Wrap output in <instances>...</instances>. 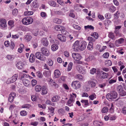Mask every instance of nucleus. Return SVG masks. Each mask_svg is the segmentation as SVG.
Masks as SVG:
<instances>
[{
    "mask_svg": "<svg viewBox=\"0 0 126 126\" xmlns=\"http://www.w3.org/2000/svg\"><path fill=\"white\" fill-rule=\"evenodd\" d=\"M87 43L85 41H83L79 42L76 41L73 45V48L75 51H83L85 49Z\"/></svg>",
    "mask_w": 126,
    "mask_h": 126,
    "instance_id": "nucleus-1",
    "label": "nucleus"
},
{
    "mask_svg": "<svg viewBox=\"0 0 126 126\" xmlns=\"http://www.w3.org/2000/svg\"><path fill=\"white\" fill-rule=\"evenodd\" d=\"M22 21L23 24L27 25L32 24L33 21V19L30 17H26L23 18Z\"/></svg>",
    "mask_w": 126,
    "mask_h": 126,
    "instance_id": "nucleus-2",
    "label": "nucleus"
},
{
    "mask_svg": "<svg viewBox=\"0 0 126 126\" xmlns=\"http://www.w3.org/2000/svg\"><path fill=\"white\" fill-rule=\"evenodd\" d=\"M117 95V94L116 92L112 91L106 95V98L109 100H113L116 98Z\"/></svg>",
    "mask_w": 126,
    "mask_h": 126,
    "instance_id": "nucleus-3",
    "label": "nucleus"
},
{
    "mask_svg": "<svg viewBox=\"0 0 126 126\" xmlns=\"http://www.w3.org/2000/svg\"><path fill=\"white\" fill-rule=\"evenodd\" d=\"M36 57L40 60L45 61L46 59V57L42 55L41 52H37L35 54Z\"/></svg>",
    "mask_w": 126,
    "mask_h": 126,
    "instance_id": "nucleus-4",
    "label": "nucleus"
},
{
    "mask_svg": "<svg viewBox=\"0 0 126 126\" xmlns=\"http://www.w3.org/2000/svg\"><path fill=\"white\" fill-rule=\"evenodd\" d=\"M18 76L17 74H14L12 77L8 79H7L6 82V83L9 84L15 81L17 79Z\"/></svg>",
    "mask_w": 126,
    "mask_h": 126,
    "instance_id": "nucleus-5",
    "label": "nucleus"
},
{
    "mask_svg": "<svg viewBox=\"0 0 126 126\" xmlns=\"http://www.w3.org/2000/svg\"><path fill=\"white\" fill-rule=\"evenodd\" d=\"M71 86L75 89L79 88L80 87L79 82L77 81H74L71 83Z\"/></svg>",
    "mask_w": 126,
    "mask_h": 126,
    "instance_id": "nucleus-6",
    "label": "nucleus"
},
{
    "mask_svg": "<svg viewBox=\"0 0 126 126\" xmlns=\"http://www.w3.org/2000/svg\"><path fill=\"white\" fill-rule=\"evenodd\" d=\"M0 26L3 29L7 27L6 20L3 18L0 19Z\"/></svg>",
    "mask_w": 126,
    "mask_h": 126,
    "instance_id": "nucleus-7",
    "label": "nucleus"
},
{
    "mask_svg": "<svg viewBox=\"0 0 126 126\" xmlns=\"http://www.w3.org/2000/svg\"><path fill=\"white\" fill-rule=\"evenodd\" d=\"M41 51L42 53L46 56H48L50 54L49 51L45 47H42L41 49Z\"/></svg>",
    "mask_w": 126,
    "mask_h": 126,
    "instance_id": "nucleus-8",
    "label": "nucleus"
},
{
    "mask_svg": "<svg viewBox=\"0 0 126 126\" xmlns=\"http://www.w3.org/2000/svg\"><path fill=\"white\" fill-rule=\"evenodd\" d=\"M72 56L74 60L78 61L80 60L81 58V57L80 55L77 53H73L72 54Z\"/></svg>",
    "mask_w": 126,
    "mask_h": 126,
    "instance_id": "nucleus-9",
    "label": "nucleus"
},
{
    "mask_svg": "<svg viewBox=\"0 0 126 126\" xmlns=\"http://www.w3.org/2000/svg\"><path fill=\"white\" fill-rule=\"evenodd\" d=\"M55 30L57 31H61V32L63 34H64L63 32L65 31V27L63 26L60 25H57L55 26Z\"/></svg>",
    "mask_w": 126,
    "mask_h": 126,
    "instance_id": "nucleus-10",
    "label": "nucleus"
},
{
    "mask_svg": "<svg viewBox=\"0 0 126 126\" xmlns=\"http://www.w3.org/2000/svg\"><path fill=\"white\" fill-rule=\"evenodd\" d=\"M77 69L79 72L82 74H84L86 73L85 70L81 65H78L77 66Z\"/></svg>",
    "mask_w": 126,
    "mask_h": 126,
    "instance_id": "nucleus-11",
    "label": "nucleus"
},
{
    "mask_svg": "<svg viewBox=\"0 0 126 126\" xmlns=\"http://www.w3.org/2000/svg\"><path fill=\"white\" fill-rule=\"evenodd\" d=\"M48 84L50 85L51 86H55L56 88L58 87V85L56 83L54 82L52 79L50 78L48 80Z\"/></svg>",
    "mask_w": 126,
    "mask_h": 126,
    "instance_id": "nucleus-12",
    "label": "nucleus"
},
{
    "mask_svg": "<svg viewBox=\"0 0 126 126\" xmlns=\"http://www.w3.org/2000/svg\"><path fill=\"white\" fill-rule=\"evenodd\" d=\"M124 42V39L123 38H121L115 41V44L117 47H118L119 46L120 44L123 43Z\"/></svg>",
    "mask_w": 126,
    "mask_h": 126,
    "instance_id": "nucleus-13",
    "label": "nucleus"
},
{
    "mask_svg": "<svg viewBox=\"0 0 126 126\" xmlns=\"http://www.w3.org/2000/svg\"><path fill=\"white\" fill-rule=\"evenodd\" d=\"M87 85L88 86H90L92 88L95 87L96 83L95 82L92 80L88 81L87 83Z\"/></svg>",
    "mask_w": 126,
    "mask_h": 126,
    "instance_id": "nucleus-14",
    "label": "nucleus"
},
{
    "mask_svg": "<svg viewBox=\"0 0 126 126\" xmlns=\"http://www.w3.org/2000/svg\"><path fill=\"white\" fill-rule=\"evenodd\" d=\"M16 96V94L14 93H11L9 95L8 101L10 102H12L13 101Z\"/></svg>",
    "mask_w": 126,
    "mask_h": 126,
    "instance_id": "nucleus-15",
    "label": "nucleus"
},
{
    "mask_svg": "<svg viewBox=\"0 0 126 126\" xmlns=\"http://www.w3.org/2000/svg\"><path fill=\"white\" fill-rule=\"evenodd\" d=\"M57 37L58 39L62 42H65L66 41L65 37L61 34L58 35Z\"/></svg>",
    "mask_w": 126,
    "mask_h": 126,
    "instance_id": "nucleus-16",
    "label": "nucleus"
},
{
    "mask_svg": "<svg viewBox=\"0 0 126 126\" xmlns=\"http://www.w3.org/2000/svg\"><path fill=\"white\" fill-rule=\"evenodd\" d=\"M96 48L100 52H101L104 51V50L107 48V47L106 46H103L101 47V46L99 45H97L96 46Z\"/></svg>",
    "mask_w": 126,
    "mask_h": 126,
    "instance_id": "nucleus-17",
    "label": "nucleus"
},
{
    "mask_svg": "<svg viewBox=\"0 0 126 126\" xmlns=\"http://www.w3.org/2000/svg\"><path fill=\"white\" fill-rule=\"evenodd\" d=\"M41 43L43 45L45 46H47L48 44L47 40L46 38H43L42 39Z\"/></svg>",
    "mask_w": 126,
    "mask_h": 126,
    "instance_id": "nucleus-18",
    "label": "nucleus"
},
{
    "mask_svg": "<svg viewBox=\"0 0 126 126\" xmlns=\"http://www.w3.org/2000/svg\"><path fill=\"white\" fill-rule=\"evenodd\" d=\"M54 76L55 78H58L60 76L61 73L58 70H55L54 72Z\"/></svg>",
    "mask_w": 126,
    "mask_h": 126,
    "instance_id": "nucleus-19",
    "label": "nucleus"
},
{
    "mask_svg": "<svg viewBox=\"0 0 126 126\" xmlns=\"http://www.w3.org/2000/svg\"><path fill=\"white\" fill-rule=\"evenodd\" d=\"M8 25L9 26V28L10 27V29H11L15 26L14 21L12 20H9L8 22Z\"/></svg>",
    "mask_w": 126,
    "mask_h": 126,
    "instance_id": "nucleus-20",
    "label": "nucleus"
},
{
    "mask_svg": "<svg viewBox=\"0 0 126 126\" xmlns=\"http://www.w3.org/2000/svg\"><path fill=\"white\" fill-rule=\"evenodd\" d=\"M6 58L8 60L12 61L14 59L15 56L13 55L8 54L7 55Z\"/></svg>",
    "mask_w": 126,
    "mask_h": 126,
    "instance_id": "nucleus-21",
    "label": "nucleus"
},
{
    "mask_svg": "<svg viewBox=\"0 0 126 126\" xmlns=\"http://www.w3.org/2000/svg\"><path fill=\"white\" fill-rule=\"evenodd\" d=\"M60 97L58 95H55L53 96L51 99V101L53 102H57L58 101Z\"/></svg>",
    "mask_w": 126,
    "mask_h": 126,
    "instance_id": "nucleus-22",
    "label": "nucleus"
},
{
    "mask_svg": "<svg viewBox=\"0 0 126 126\" xmlns=\"http://www.w3.org/2000/svg\"><path fill=\"white\" fill-rule=\"evenodd\" d=\"M29 60L31 63H33L35 61V57L33 54H31L30 56Z\"/></svg>",
    "mask_w": 126,
    "mask_h": 126,
    "instance_id": "nucleus-23",
    "label": "nucleus"
},
{
    "mask_svg": "<svg viewBox=\"0 0 126 126\" xmlns=\"http://www.w3.org/2000/svg\"><path fill=\"white\" fill-rule=\"evenodd\" d=\"M43 74L46 77H48L50 75V71L49 70L45 71L43 72Z\"/></svg>",
    "mask_w": 126,
    "mask_h": 126,
    "instance_id": "nucleus-24",
    "label": "nucleus"
},
{
    "mask_svg": "<svg viewBox=\"0 0 126 126\" xmlns=\"http://www.w3.org/2000/svg\"><path fill=\"white\" fill-rule=\"evenodd\" d=\"M16 66L18 69H21L23 68V64L21 62H19L16 64Z\"/></svg>",
    "mask_w": 126,
    "mask_h": 126,
    "instance_id": "nucleus-25",
    "label": "nucleus"
},
{
    "mask_svg": "<svg viewBox=\"0 0 126 126\" xmlns=\"http://www.w3.org/2000/svg\"><path fill=\"white\" fill-rule=\"evenodd\" d=\"M58 48V46L57 45L54 44L51 46V49L53 51H55L57 50Z\"/></svg>",
    "mask_w": 126,
    "mask_h": 126,
    "instance_id": "nucleus-26",
    "label": "nucleus"
},
{
    "mask_svg": "<svg viewBox=\"0 0 126 126\" xmlns=\"http://www.w3.org/2000/svg\"><path fill=\"white\" fill-rule=\"evenodd\" d=\"M47 93V87L43 86L42 87V94H45Z\"/></svg>",
    "mask_w": 126,
    "mask_h": 126,
    "instance_id": "nucleus-27",
    "label": "nucleus"
},
{
    "mask_svg": "<svg viewBox=\"0 0 126 126\" xmlns=\"http://www.w3.org/2000/svg\"><path fill=\"white\" fill-rule=\"evenodd\" d=\"M23 82L24 85L26 87L28 86L30 84V81L26 79L23 80Z\"/></svg>",
    "mask_w": 126,
    "mask_h": 126,
    "instance_id": "nucleus-28",
    "label": "nucleus"
},
{
    "mask_svg": "<svg viewBox=\"0 0 126 126\" xmlns=\"http://www.w3.org/2000/svg\"><path fill=\"white\" fill-rule=\"evenodd\" d=\"M93 48V43L92 42H89L87 46V48L89 50H92Z\"/></svg>",
    "mask_w": 126,
    "mask_h": 126,
    "instance_id": "nucleus-29",
    "label": "nucleus"
},
{
    "mask_svg": "<svg viewBox=\"0 0 126 126\" xmlns=\"http://www.w3.org/2000/svg\"><path fill=\"white\" fill-rule=\"evenodd\" d=\"M81 102L86 107L87 106L89 105V103L87 100L82 99L81 101Z\"/></svg>",
    "mask_w": 126,
    "mask_h": 126,
    "instance_id": "nucleus-30",
    "label": "nucleus"
},
{
    "mask_svg": "<svg viewBox=\"0 0 126 126\" xmlns=\"http://www.w3.org/2000/svg\"><path fill=\"white\" fill-rule=\"evenodd\" d=\"M53 21L55 23L58 24H60L62 22V21L60 19L57 18H55L54 19Z\"/></svg>",
    "mask_w": 126,
    "mask_h": 126,
    "instance_id": "nucleus-31",
    "label": "nucleus"
},
{
    "mask_svg": "<svg viewBox=\"0 0 126 126\" xmlns=\"http://www.w3.org/2000/svg\"><path fill=\"white\" fill-rule=\"evenodd\" d=\"M41 86L39 85H37L35 86V90L36 92H39L41 91Z\"/></svg>",
    "mask_w": 126,
    "mask_h": 126,
    "instance_id": "nucleus-32",
    "label": "nucleus"
},
{
    "mask_svg": "<svg viewBox=\"0 0 126 126\" xmlns=\"http://www.w3.org/2000/svg\"><path fill=\"white\" fill-rule=\"evenodd\" d=\"M105 64L107 66H110L112 64V63L111 61L109 60H106L105 63Z\"/></svg>",
    "mask_w": 126,
    "mask_h": 126,
    "instance_id": "nucleus-33",
    "label": "nucleus"
},
{
    "mask_svg": "<svg viewBox=\"0 0 126 126\" xmlns=\"http://www.w3.org/2000/svg\"><path fill=\"white\" fill-rule=\"evenodd\" d=\"M109 10L110 12H113L116 10V8L113 6L110 5L109 7Z\"/></svg>",
    "mask_w": 126,
    "mask_h": 126,
    "instance_id": "nucleus-34",
    "label": "nucleus"
},
{
    "mask_svg": "<svg viewBox=\"0 0 126 126\" xmlns=\"http://www.w3.org/2000/svg\"><path fill=\"white\" fill-rule=\"evenodd\" d=\"M108 108L106 107H104L102 110L101 112L103 113H107L108 111Z\"/></svg>",
    "mask_w": 126,
    "mask_h": 126,
    "instance_id": "nucleus-35",
    "label": "nucleus"
},
{
    "mask_svg": "<svg viewBox=\"0 0 126 126\" xmlns=\"http://www.w3.org/2000/svg\"><path fill=\"white\" fill-rule=\"evenodd\" d=\"M74 101L73 99L71 100L70 99L67 102V104L68 106H70L73 105L72 102Z\"/></svg>",
    "mask_w": 126,
    "mask_h": 126,
    "instance_id": "nucleus-36",
    "label": "nucleus"
},
{
    "mask_svg": "<svg viewBox=\"0 0 126 126\" xmlns=\"http://www.w3.org/2000/svg\"><path fill=\"white\" fill-rule=\"evenodd\" d=\"M39 30L38 29H35L33 30L32 31V33L35 36L37 35L38 33Z\"/></svg>",
    "mask_w": 126,
    "mask_h": 126,
    "instance_id": "nucleus-37",
    "label": "nucleus"
},
{
    "mask_svg": "<svg viewBox=\"0 0 126 126\" xmlns=\"http://www.w3.org/2000/svg\"><path fill=\"white\" fill-rule=\"evenodd\" d=\"M109 37L112 39L114 40L115 39V36L113 33L110 32H109L108 35Z\"/></svg>",
    "mask_w": 126,
    "mask_h": 126,
    "instance_id": "nucleus-38",
    "label": "nucleus"
},
{
    "mask_svg": "<svg viewBox=\"0 0 126 126\" xmlns=\"http://www.w3.org/2000/svg\"><path fill=\"white\" fill-rule=\"evenodd\" d=\"M58 113L60 114L63 115L64 114L65 111L64 110L62 109H60L58 110Z\"/></svg>",
    "mask_w": 126,
    "mask_h": 126,
    "instance_id": "nucleus-39",
    "label": "nucleus"
},
{
    "mask_svg": "<svg viewBox=\"0 0 126 126\" xmlns=\"http://www.w3.org/2000/svg\"><path fill=\"white\" fill-rule=\"evenodd\" d=\"M48 3L50 5L53 6H55L56 5V3L53 0H49Z\"/></svg>",
    "mask_w": 126,
    "mask_h": 126,
    "instance_id": "nucleus-40",
    "label": "nucleus"
},
{
    "mask_svg": "<svg viewBox=\"0 0 126 126\" xmlns=\"http://www.w3.org/2000/svg\"><path fill=\"white\" fill-rule=\"evenodd\" d=\"M89 97L91 100H93L95 98H96V95L94 93L89 96Z\"/></svg>",
    "mask_w": 126,
    "mask_h": 126,
    "instance_id": "nucleus-41",
    "label": "nucleus"
},
{
    "mask_svg": "<svg viewBox=\"0 0 126 126\" xmlns=\"http://www.w3.org/2000/svg\"><path fill=\"white\" fill-rule=\"evenodd\" d=\"M32 4L33 7L35 8L38 7L39 6L36 0H34L32 2Z\"/></svg>",
    "mask_w": 126,
    "mask_h": 126,
    "instance_id": "nucleus-42",
    "label": "nucleus"
},
{
    "mask_svg": "<svg viewBox=\"0 0 126 126\" xmlns=\"http://www.w3.org/2000/svg\"><path fill=\"white\" fill-rule=\"evenodd\" d=\"M119 93L120 95L121 96H124L126 95V92L123 90Z\"/></svg>",
    "mask_w": 126,
    "mask_h": 126,
    "instance_id": "nucleus-43",
    "label": "nucleus"
},
{
    "mask_svg": "<svg viewBox=\"0 0 126 126\" xmlns=\"http://www.w3.org/2000/svg\"><path fill=\"white\" fill-rule=\"evenodd\" d=\"M108 76V75L107 73L103 72L101 75V77L103 79L106 78Z\"/></svg>",
    "mask_w": 126,
    "mask_h": 126,
    "instance_id": "nucleus-44",
    "label": "nucleus"
},
{
    "mask_svg": "<svg viewBox=\"0 0 126 126\" xmlns=\"http://www.w3.org/2000/svg\"><path fill=\"white\" fill-rule=\"evenodd\" d=\"M33 12L32 11H27L24 12V14L25 15H33Z\"/></svg>",
    "mask_w": 126,
    "mask_h": 126,
    "instance_id": "nucleus-45",
    "label": "nucleus"
},
{
    "mask_svg": "<svg viewBox=\"0 0 126 126\" xmlns=\"http://www.w3.org/2000/svg\"><path fill=\"white\" fill-rule=\"evenodd\" d=\"M94 124L95 125L101 126L102 125V123L97 121H95L94 122Z\"/></svg>",
    "mask_w": 126,
    "mask_h": 126,
    "instance_id": "nucleus-46",
    "label": "nucleus"
},
{
    "mask_svg": "<svg viewBox=\"0 0 126 126\" xmlns=\"http://www.w3.org/2000/svg\"><path fill=\"white\" fill-rule=\"evenodd\" d=\"M73 63L72 62H70L69 63L67 68V70L68 71H69L71 70L73 66Z\"/></svg>",
    "mask_w": 126,
    "mask_h": 126,
    "instance_id": "nucleus-47",
    "label": "nucleus"
},
{
    "mask_svg": "<svg viewBox=\"0 0 126 126\" xmlns=\"http://www.w3.org/2000/svg\"><path fill=\"white\" fill-rule=\"evenodd\" d=\"M93 58V57L92 56H90L86 58L85 61L87 62H89L92 61Z\"/></svg>",
    "mask_w": 126,
    "mask_h": 126,
    "instance_id": "nucleus-48",
    "label": "nucleus"
},
{
    "mask_svg": "<svg viewBox=\"0 0 126 126\" xmlns=\"http://www.w3.org/2000/svg\"><path fill=\"white\" fill-rule=\"evenodd\" d=\"M18 12V10L16 9H14L12 11V14L14 15H16Z\"/></svg>",
    "mask_w": 126,
    "mask_h": 126,
    "instance_id": "nucleus-49",
    "label": "nucleus"
},
{
    "mask_svg": "<svg viewBox=\"0 0 126 126\" xmlns=\"http://www.w3.org/2000/svg\"><path fill=\"white\" fill-rule=\"evenodd\" d=\"M75 77L80 80H82L83 78L82 76L80 74L76 75L75 76Z\"/></svg>",
    "mask_w": 126,
    "mask_h": 126,
    "instance_id": "nucleus-50",
    "label": "nucleus"
},
{
    "mask_svg": "<svg viewBox=\"0 0 126 126\" xmlns=\"http://www.w3.org/2000/svg\"><path fill=\"white\" fill-rule=\"evenodd\" d=\"M91 35L93 36L95 39H97L98 37V33H97L94 32L91 34Z\"/></svg>",
    "mask_w": 126,
    "mask_h": 126,
    "instance_id": "nucleus-51",
    "label": "nucleus"
},
{
    "mask_svg": "<svg viewBox=\"0 0 126 126\" xmlns=\"http://www.w3.org/2000/svg\"><path fill=\"white\" fill-rule=\"evenodd\" d=\"M84 28L85 30H86L88 29H89L91 30L93 29H94V28L93 26L91 25H89L84 26Z\"/></svg>",
    "mask_w": 126,
    "mask_h": 126,
    "instance_id": "nucleus-52",
    "label": "nucleus"
},
{
    "mask_svg": "<svg viewBox=\"0 0 126 126\" xmlns=\"http://www.w3.org/2000/svg\"><path fill=\"white\" fill-rule=\"evenodd\" d=\"M96 69L94 68H93L90 70V73L92 74H94L95 73Z\"/></svg>",
    "mask_w": 126,
    "mask_h": 126,
    "instance_id": "nucleus-53",
    "label": "nucleus"
},
{
    "mask_svg": "<svg viewBox=\"0 0 126 126\" xmlns=\"http://www.w3.org/2000/svg\"><path fill=\"white\" fill-rule=\"evenodd\" d=\"M27 112L25 110H22L20 111V114L21 116H23L26 115L27 114Z\"/></svg>",
    "mask_w": 126,
    "mask_h": 126,
    "instance_id": "nucleus-54",
    "label": "nucleus"
},
{
    "mask_svg": "<svg viewBox=\"0 0 126 126\" xmlns=\"http://www.w3.org/2000/svg\"><path fill=\"white\" fill-rule=\"evenodd\" d=\"M40 15L43 18H45L47 15L46 13L44 12H42L41 13Z\"/></svg>",
    "mask_w": 126,
    "mask_h": 126,
    "instance_id": "nucleus-55",
    "label": "nucleus"
},
{
    "mask_svg": "<svg viewBox=\"0 0 126 126\" xmlns=\"http://www.w3.org/2000/svg\"><path fill=\"white\" fill-rule=\"evenodd\" d=\"M116 79H111L109 81V83L110 84H112L116 82Z\"/></svg>",
    "mask_w": 126,
    "mask_h": 126,
    "instance_id": "nucleus-56",
    "label": "nucleus"
},
{
    "mask_svg": "<svg viewBox=\"0 0 126 126\" xmlns=\"http://www.w3.org/2000/svg\"><path fill=\"white\" fill-rule=\"evenodd\" d=\"M106 85V83H103L102 84H99L98 85V87L101 88L103 89Z\"/></svg>",
    "mask_w": 126,
    "mask_h": 126,
    "instance_id": "nucleus-57",
    "label": "nucleus"
},
{
    "mask_svg": "<svg viewBox=\"0 0 126 126\" xmlns=\"http://www.w3.org/2000/svg\"><path fill=\"white\" fill-rule=\"evenodd\" d=\"M73 26L74 28L76 30H79L81 29V27L78 25L74 24Z\"/></svg>",
    "mask_w": 126,
    "mask_h": 126,
    "instance_id": "nucleus-58",
    "label": "nucleus"
},
{
    "mask_svg": "<svg viewBox=\"0 0 126 126\" xmlns=\"http://www.w3.org/2000/svg\"><path fill=\"white\" fill-rule=\"evenodd\" d=\"M117 89L119 92L123 90L122 86L120 85L118 86L117 87Z\"/></svg>",
    "mask_w": 126,
    "mask_h": 126,
    "instance_id": "nucleus-59",
    "label": "nucleus"
},
{
    "mask_svg": "<svg viewBox=\"0 0 126 126\" xmlns=\"http://www.w3.org/2000/svg\"><path fill=\"white\" fill-rule=\"evenodd\" d=\"M47 63L50 66H51L53 64V62L52 60L51 59L47 61Z\"/></svg>",
    "mask_w": 126,
    "mask_h": 126,
    "instance_id": "nucleus-60",
    "label": "nucleus"
},
{
    "mask_svg": "<svg viewBox=\"0 0 126 126\" xmlns=\"http://www.w3.org/2000/svg\"><path fill=\"white\" fill-rule=\"evenodd\" d=\"M25 38L28 41H29L32 38V36L29 35H26L25 36Z\"/></svg>",
    "mask_w": 126,
    "mask_h": 126,
    "instance_id": "nucleus-61",
    "label": "nucleus"
},
{
    "mask_svg": "<svg viewBox=\"0 0 126 126\" xmlns=\"http://www.w3.org/2000/svg\"><path fill=\"white\" fill-rule=\"evenodd\" d=\"M105 18L107 19H110L111 17V15L110 14H106L105 16Z\"/></svg>",
    "mask_w": 126,
    "mask_h": 126,
    "instance_id": "nucleus-62",
    "label": "nucleus"
},
{
    "mask_svg": "<svg viewBox=\"0 0 126 126\" xmlns=\"http://www.w3.org/2000/svg\"><path fill=\"white\" fill-rule=\"evenodd\" d=\"M109 56V54L108 52L105 53L103 55V57L105 58H108Z\"/></svg>",
    "mask_w": 126,
    "mask_h": 126,
    "instance_id": "nucleus-63",
    "label": "nucleus"
},
{
    "mask_svg": "<svg viewBox=\"0 0 126 126\" xmlns=\"http://www.w3.org/2000/svg\"><path fill=\"white\" fill-rule=\"evenodd\" d=\"M30 105L28 104H25L22 105L21 107L23 108H29L30 107Z\"/></svg>",
    "mask_w": 126,
    "mask_h": 126,
    "instance_id": "nucleus-64",
    "label": "nucleus"
}]
</instances>
